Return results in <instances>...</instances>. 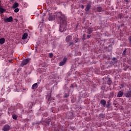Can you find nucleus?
I'll list each match as a JSON object with an SVG mask.
<instances>
[{"mask_svg":"<svg viewBox=\"0 0 131 131\" xmlns=\"http://www.w3.org/2000/svg\"><path fill=\"white\" fill-rule=\"evenodd\" d=\"M57 19L61 23L65 20V15H63L61 12H58L56 14Z\"/></svg>","mask_w":131,"mask_h":131,"instance_id":"f257e3e1","label":"nucleus"},{"mask_svg":"<svg viewBox=\"0 0 131 131\" xmlns=\"http://www.w3.org/2000/svg\"><path fill=\"white\" fill-rule=\"evenodd\" d=\"M11 129V126L8 124H6L4 126L3 128H2V130L4 131H9Z\"/></svg>","mask_w":131,"mask_h":131,"instance_id":"f03ea898","label":"nucleus"},{"mask_svg":"<svg viewBox=\"0 0 131 131\" xmlns=\"http://www.w3.org/2000/svg\"><path fill=\"white\" fill-rule=\"evenodd\" d=\"M78 40V39H77V38L75 37L73 39V42H69V47H70L71 46H74V45H75V43H76V42H77Z\"/></svg>","mask_w":131,"mask_h":131,"instance_id":"7ed1b4c3","label":"nucleus"},{"mask_svg":"<svg viewBox=\"0 0 131 131\" xmlns=\"http://www.w3.org/2000/svg\"><path fill=\"white\" fill-rule=\"evenodd\" d=\"M29 62V59H26L21 62V63L20 64V66L21 67H23V66H25V65H26Z\"/></svg>","mask_w":131,"mask_h":131,"instance_id":"20e7f679","label":"nucleus"},{"mask_svg":"<svg viewBox=\"0 0 131 131\" xmlns=\"http://www.w3.org/2000/svg\"><path fill=\"white\" fill-rule=\"evenodd\" d=\"M66 62H67V58L64 57L63 61L59 62V66H63V65H65Z\"/></svg>","mask_w":131,"mask_h":131,"instance_id":"39448f33","label":"nucleus"},{"mask_svg":"<svg viewBox=\"0 0 131 131\" xmlns=\"http://www.w3.org/2000/svg\"><path fill=\"white\" fill-rule=\"evenodd\" d=\"M72 40V36L68 35L66 38V42H69V41H71Z\"/></svg>","mask_w":131,"mask_h":131,"instance_id":"423d86ee","label":"nucleus"},{"mask_svg":"<svg viewBox=\"0 0 131 131\" xmlns=\"http://www.w3.org/2000/svg\"><path fill=\"white\" fill-rule=\"evenodd\" d=\"M13 21V17L10 16L9 18H4V22H12Z\"/></svg>","mask_w":131,"mask_h":131,"instance_id":"0eeeda50","label":"nucleus"},{"mask_svg":"<svg viewBox=\"0 0 131 131\" xmlns=\"http://www.w3.org/2000/svg\"><path fill=\"white\" fill-rule=\"evenodd\" d=\"M122 96H123V92L120 91L118 93L117 97H118V98H121V97H122Z\"/></svg>","mask_w":131,"mask_h":131,"instance_id":"6e6552de","label":"nucleus"},{"mask_svg":"<svg viewBox=\"0 0 131 131\" xmlns=\"http://www.w3.org/2000/svg\"><path fill=\"white\" fill-rule=\"evenodd\" d=\"M37 88H38V84H37V83H35L32 85V89L33 90H36Z\"/></svg>","mask_w":131,"mask_h":131,"instance_id":"1a4fd4ad","label":"nucleus"},{"mask_svg":"<svg viewBox=\"0 0 131 131\" xmlns=\"http://www.w3.org/2000/svg\"><path fill=\"white\" fill-rule=\"evenodd\" d=\"M19 7V4L18 3H15L12 6V9H16Z\"/></svg>","mask_w":131,"mask_h":131,"instance_id":"9d476101","label":"nucleus"},{"mask_svg":"<svg viewBox=\"0 0 131 131\" xmlns=\"http://www.w3.org/2000/svg\"><path fill=\"white\" fill-rule=\"evenodd\" d=\"M5 12H6V9H4L3 6H0V13H1V14H3V13H5Z\"/></svg>","mask_w":131,"mask_h":131,"instance_id":"9b49d317","label":"nucleus"},{"mask_svg":"<svg viewBox=\"0 0 131 131\" xmlns=\"http://www.w3.org/2000/svg\"><path fill=\"white\" fill-rule=\"evenodd\" d=\"M28 36V34L27 33H25L22 37V39H26Z\"/></svg>","mask_w":131,"mask_h":131,"instance_id":"f8f14e48","label":"nucleus"},{"mask_svg":"<svg viewBox=\"0 0 131 131\" xmlns=\"http://www.w3.org/2000/svg\"><path fill=\"white\" fill-rule=\"evenodd\" d=\"M91 7H92L91 5H87L85 11H86V12H89V11H90V9H91Z\"/></svg>","mask_w":131,"mask_h":131,"instance_id":"ddd939ff","label":"nucleus"},{"mask_svg":"<svg viewBox=\"0 0 131 131\" xmlns=\"http://www.w3.org/2000/svg\"><path fill=\"white\" fill-rule=\"evenodd\" d=\"M100 103L102 104V105H103V107H105L106 102V100L102 99L101 100Z\"/></svg>","mask_w":131,"mask_h":131,"instance_id":"4468645a","label":"nucleus"},{"mask_svg":"<svg viewBox=\"0 0 131 131\" xmlns=\"http://www.w3.org/2000/svg\"><path fill=\"white\" fill-rule=\"evenodd\" d=\"M49 21H53V20H55V16L50 15L49 17Z\"/></svg>","mask_w":131,"mask_h":131,"instance_id":"2eb2a0df","label":"nucleus"},{"mask_svg":"<svg viewBox=\"0 0 131 131\" xmlns=\"http://www.w3.org/2000/svg\"><path fill=\"white\" fill-rule=\"evenodd\" d=\"M5 38H2L0 39V45H4V43H5Z\"/></svg>","mask_w":131,"mask_h":131,"instance_id":"dca6fc26","label":"nucleus"},{"mask_svg":"<svg viewBox=\"0 0 131 131\" xmlns=\"http://www.w3.org/2000/svg\"><path fill=\"white\" fill-rule=\"evenodd\" d=\"M12 118L13 119L16 120L17 118H18V116H17L16 114H14L12 115Z\"/></svg>","mask_w":131,"mask_h":131,"instance_id":"f3484780","label":"nucleus"},{"mask_svg":"<svg viewBox=\"0 0 131 131\" xmlns=\"http://www.w3.org/2000/svg\"><path fill=\"white\" fill-rule=\"evenodd\" d=\"M102 11H103L102 7H98L97 8V12H102Z\"/></svg>","mask_w":131,"mask_h":131,"instance_id":"a211bd4d","label":"nucleus"},{"mask_svg":"<svg viewBox=\"0 0 131 131\" xmlns=\"http://www.w3.org/2000/svg\"><path fill=\"white\" fill-rule=\"evenodd\" d=\"M18 12H19V8H15L14 12L18 13Z\"/></svg>","mask_w":131,"mask_h":131,"instance_id":"6ab92c4d","label":"nucleus"},{"mask_svg":"<svg viewBox=\"0 0 131 131\" xmlns=\"http://www.w3.org/2000/svg\"><path fill=\"white\" fill-rule=\"evenodd\" d=\"M53 53H50L49 54V57L50 58H53Z\"/></svg>","mask_w":131,"mask_h":131,"instance_id":"aec40b11","label":"nucleus"},{"mask_svg":"<svg viewBox=\"0 0 131 131\" xmlns=\"http://www.w3.org/2000/svg\"><path fill=\"white\" fill-rule=\"evenodd\" d=\"M68 97H69V95L67 94H64V98H68Z\"/></svg>","mask_w":131,"mask_h":131,"instance_id":"412c9836","label":"nucleus"},{"mask_svg":"<svg viewBox=\"0 0 131 131\" xmlns=\"http://www.w3.org/2000/svg\"><path fill=\"white\" fill-rule=\"evenodd\" d=\"M81 9H84V6L81 5Z\"/></svg>","mask_w":131,"mask_h":131,"instance_id":"4be33fe9","label":"nucleus"},{"mask_svg":"<svg viewBox=\"0 0 131 131\" xmlns=\"http://www.w3.org/2000/svg\"><path fill=\"white\" fill-rule=\"evenodd\" d=\"M92 33V31H90L89 32H88V34H91Z\"/></svg>","mask_w":131,"mask_h":131,"instance_id":"5701e85b","label":"nucleus"},{"mask_svg":"<svg viewBox=\"0 0 131 131\" xmlns=\"http://www.w3.org/2000/svg\"><path fill=\"white\" fill-rule=\"evenodd\" d=\"M113 61H115V60H116V58L114 57V58H113Z\"/></svg>","mask_w":131,"mask_h":131,"instance_id":"b1692460","label":"nucleus"},{"mask_svg":"<svg viewBox=\"0 0 131 131\" xmlns=\"http://www.w3.org/2000/svg\"><path fill=\"white\" fill-rule=\"evenodd\" d=\"M87 37H88V38H90V37H91V35H87Z\"/></svg>","mask_w":131,"mask_h":131,"instance_id":"393cba45","label":"nucleus"},{"mask_svg":"<svg viewBox=\"0 0 131 131\" xmlns=\"http://www.w3.org/2000/svg\"><path fill=\"white\" fill-rule=\"evenodd\" d=\"M129 41L131 42V37H129Z\"/></svg>","mask_w":131,"mask_h":131,"instance_id":"a878e982","label":"nucleus"},{"mask_svg":"<svg viewBox=\"0 0 131 131\" xmlns=\"http://www.w3.org/2000/svg\"><path fill=\"white\" fill-rule=\"evenodd\" d=\"M126 50H125L123 52V53H126Z\"/></svg>","mask_w":131,"mask_h":131,"instance_id":"bb28decb","label":"nucleus"},{"mask_svg":"<svg viewBox=\"0 0 131 131\" xmlns=\"http://www.w3.org/2000/svg\"><path fill=\"white\" fill-rule=\"evenodd\" d=\"M125 2H127V0H125Z\"/></svg>","mask_w":131,"mask_h":131,"instance_id":"cd10ccee","label":"nucleus"},{"mask_svg":"<svg viewBox=\"0 0 131 131\" xmlns=\"http://www.w3.org/2000/svg\"><path fill=\"white\" fill-rule=\"evenodd\" d=\"M12 61V60H9V62H11Z\"/></svg>","mask_w":131,"mask_h":131,"instance_id":"c85d7f7f","label":"nucleus"}]
</instances>
